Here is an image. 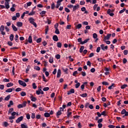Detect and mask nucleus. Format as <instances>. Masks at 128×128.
Returning a JSON list of instances; mask_svg holds the SVG:
<instances>
[{
    "instance_id": "1",
    "label": "nucleus",
    "mask_w": 128,
    "mask_h": 128,
    "mask_svg": "<svg viewBox=\"0 0 128 128\" xmlns=\"http://www.w3.org/2000/svg\"><path fill=\"white\" fill-rule=\"evenodd\" d=\"M28 20L32 24H33V26H34V28H38V25L36 24V23L34 22V20H34V18L30 17L29 18Z\"/></svg>"
},
{
    "instance_id": "2",
    "label": "nucleus",
    "mask_w": 128,
    "mask_h": 128,
    "mask_svg": "<svg viewBox=\"0 0 128 128\" xmlns=\"http://www.w3.org/2000/svg\"><path fill=\"white\" fill-rule=\"evenodd\" d=\"M4 25H2L0 27L1 34L2 36H6V32H4Z\"/></svg>"
},
{
    "instance_id": "3",
    "label": "nucleus",
    "mask_w": 128,
    "mask_h": 128,
    "mask_svg": "<svg viewBox=\"0 0 128 128\" xmlns=\"http://www.w3.org/2000/svg\"><path fill=\"white\" fill-rule=\"evenodd\" d=\"M112 36V34H108L106 36H104V38H103V40H108L110 38V37Z\"/></svg>"
},
{
    "instance_id": "4",
    "label": "nucleus",
    "mask_w": 128,
    "mask_h": 128,
    "mask_svg": "<svg viewBox=\"0 0 128 128\" xmlns=\"http://www.w3.org/2000/svg\"><path fill=\"white\" fill-rule=\"evenodd\" d=\"M18 82L20 86H26V82H24V81L22 80H18Z\"/></svg>"
},
{
    "instance_id": "5",
    "label": "nucleus",
    "mask_w": 128,
    "mask_h": 128,
    "mask_svg": "<svg viewBox=\"0 0 128 128\" xmlns=\"http://www.w3.org/2000/svg\"><path fill=\"white\" fill-rule=\"evenodd\" d=\"M100 48L102 50H104V51L108 50V46H104V44H102L100 45Z\"/></svg>"
},
{
    "instance_id": "6",
    "label": "nucleus",
    "mask_w": 128,
    "mask_h": 128,
    "mask_svg": "<svg viewBox=\"0 0 128 128\" xmlns=\"http://www.w3.org/2000/svg\"><path fill=\"white\" fill-rule=\"evenodd\" d=\"M22 120H24V116H21L18 118V119L16 120V124H20V122H22Z\"/></svg>"
},
{
    "instance_id": "7",
    "label": "nucleus",
    "mask_w": 128,
    "mask_h": 128,
    "mask_svg": "<svg viewBox=\"0 0 128 128\" xmlns=\"http://www.w3.org/2000/svg\"><path fill=\"white\" fill-rule=\"evenodd\" d=\"M80 8V5L78 4H76V6H73L72 12H76V10Z\"/></svg>"
},
{
    "instance_id": "8",
    "label": "nucleus",
    "mask_w": 128,
    "mask_h": 128,
    "mask_svg": "<svg viewBox=\"0 0 128 128\" xmlns=\"http://www.w3.org/2000/svg\"><path fill=\"white\" fill-rule=\"evenodd\" d=\"M110 12H112V10L110 9H108V10L107 11L108 14H109V16H114V14L111 13Z\"/></svg>"
},
{
    "instance_id": "9",
    "label": "nucleus",
    "mask_w": 128,
    "mask_h": 128,
    "mask_svg": "<svg viewBox=\"0 0 128 128\" xmlns=\"http://www.w3.org/2000/svg\"><path fill=\"white\" fill-rule=\"evenodd\" d=\"M52 40L54 42H58V37L56 35H54L52 37Z\"/></svg>"
},
{
    "instance_id": "10",
    "label": "nucleus",
    "mask_w": 128,
    "mask_h": 128,
    "mask_svg": "<svg viewBox=\"0 0 128 128\" xmlns=\"http://www.w3.org/2000/svg\"><path fill=\"white\" fill-rule=\"evenodd\" d=\"M4 6H5L7 10H8V8H10V2H5Z\"/></svg>"
},
{
    "instance_id": "11",
    "label": "nucleus",
    "mask_w": 128,
    "mask_h": 128,
    "mask_svg": "<svg viewBox=\"0 0 128 128\" xmlns=\"http://www.w3.org/2000/svg\"><path fill=\"white\" fill-rule=\"evenodd\" d=\"M28 42L29 44H32V36H30L28 38Z\"/></svg>"
},
{
    "instance_id": "12",
    "label": "nucleus",
    "mask_w": 128,
    "mask_h": 128,
    "mask_svg": "<svg viewBox=\"0 0 128 128\" xmlns=\"http://www.w3.org/2000/svg\"><path fill=\"white\" fill-rule=\"evenodd\" d=\"M62 112L58 110L56 114V118H60V116L62 115Z\"/></svg>"
},
{
    "instance_id": "13",
    "label": "nucleus",
    "mask_w": 128,
    "mask_h": 128,
    "mask_svg": "<svg viewBox=\"0 0 128 128\" xmlns=\"http://www.w3.org/2000/svg\"><path fill=\"white\" fill-rule=\"evenodd\" d=\"M60 74H62V72L59 69L57 73V78H60Z\"/></svg>"
},
{
    "instance_id": "14",
    "label": "nucleus",
    "mask_w": 128,
    "mask_h": 128,
    "mask_svg": "<svg viewBox=\"0 0 128 128\" xmlns=\"http://www.w3.org/2000/svg\"><path fill=\"white\" fill-rule=\"evenodd\" d=\"M12 28L14 32H18V28L14 24H12Z\"/></svg>"
},
{
    "instance_id": "15",
    "label": "nucleus",
    "mask_w": 128,
    "mask_h": 128,
    "mask_svg": "<svg viewBox=\"0 0 128 128\" xmlns=\"http://www.w3.org/2000/svg\"><path fill=\"white\" fill-rule=\"evenodd\" d=\"M12 106H14V102L12 100H10L9 102V104L8 105V108H10Z\"/></svg>"
},
{
    "instance_id": "16",
    "label": "nucleus",
    "mask_w": 128,
    "mask_h": 128,
    "mask_svg": "<svg viewBox=\"0 0 128 128\" xmlns=\"http://www.w3.org/2000/svg\"><path fill=\"white\" fill-rule=\"evenodd\" d=\"M17 26H18V28H22V22H17Z\"/></svg>"
},
{
    "instance_id": "17",
    "label": "nucleus",
    "mask_w": 128,
    "mask_h": 128,
    "mask_svg": "<svg viewBox=\"0 0 128 128\" xmlns=\"http://www.w3.org/2000/svg\"><path fill=\"white\" fill-rule=\"evenodd\" d=\"M14 86V83L10 82H9L8 84H6V86L7 88H10V86Z\"/></svg>"
},
{
    "instance_id": "18",
    "label": "nucleus",
    "mask_w": 128,
    "mask_h": 128,
    "mask_svg": "<svg viewBox=\"0 0 128 128\" xmlns=\"http://www.w3.org/2000/svg\"><path fill=\"white\" fill-rule=\"evenodd\" d=\"M14 40L16 42H18V34H16Z\"/></svg>"
},
{
    "instance_id": "19",
    "label": "nucleus",
    "mask_w": 128,
    "mask_h": 128,
    "mask_svg": "<svg viewBox=\"0 0 128 128\" xmlns=\"http://www.w3.org/2000/svg\"><path fill=\"white\" fill-rule=\"evenodd\" d=\"M44 116L45 118H50V114L48 112H45L44 114Z\"/></svg>"
},
{
    "instance_id": "20",
    "label": "nucleus",
    "mask_w": 128,
    "mask_h": 128,
    "mask_svg": "<svg viewBox=\"0 0 128 128\" xmlns=\"http://www.w3.org/2000/svg\"><path fill=\"white\" fill-rule=\"evenodd\" d=\"M88 40H90V38H87L85 40H84L83 41V42H81V44H86V42H88Z\"/></svg>"
},
{
    "instance_id": "21",
    "label": "nucleus",
    "mask_w": 128,
    "mask_h": 128,
    "mask_svg": "<svg viewBox=\"0 0 128 128\" xmlns=\"http://www.w3.org/2000/svg\"><path fill=\"white\" fill-rule=\"evenodd\" d=\"M80 96H82V98H86V96H88V94L84 93L83 94H80Z\"/></svg>"
},
{
    "instance_id": "22",
    "label": "nucleus",
    "mask_w": 128,
    "mask_h": 128,
    "mask_svg": "<svg viewBox=\"0 0 128 128\" xmlns=\"http://www.w3.org/2000/svg\"><path fill=\"white\" fill-rule=\"evenodd\" d=\"M114 88V84H112L111 86H109L108 90H112Z\"/></svg>"
},
{
    "instance_id": "23",
    "label": "nucleus",
    "mask_w": 128,
    "mask_h": 128,
    "mask_svg": "<svg viewBox=\"0 0 128 128\" xmlns=\"http://www.w3.org/2000/svg\"><path fill=\"white\" fill-rule=\"evenodd\" d=\"M56 44H57L58 48H62V42H58Z\"/></svg>"
},
{
    "instance_id": "24",
    "label": "nucleus",
    "mask_w": 128,
    "mask_h": 128,
    "mask_svg": "<svg viewBox=\"0 0 128 128\" xmlns=\"http://www.w3.org/2000/svg\"><path fill=\"white\" fill-rule=\"evenodd\" d=\"M14 34H11L10 36V42H12V40H14Z\"/></svg>"
},
{
    "instance_id": "25",
    "label": "nucleus",
    "mask_w": 128,
    "mask_h": 128,
    "mask_svg": "<svg viewBox=\"0 0 128 128\" xmlns=\"http://www.w3.org/2000/svg\"><path fill=\"white\" fill-rule=\"evenodd\" d=\"M127 86L128 84H124L120 86V88H122V90H124V88H127Z\"/></svg>"
},
{
    "instance_id": "26",
    "label": "nucleus",
    "mask_w": 128,
    "mask_h": 128,
    "mask_svg": "<svg viewBox=\"0 0 128 128\" xmlns=\"http://www.w3.org/2000/svg\"><path fill=\"white\" fill-rule=\"evenodd\" d=\"M49 62H50V64H52L54 62V58L52 57L50 58Z\"/></svg>"
},
{
    "instance_id": "27",
    "label": "nucleus",
    "mask_w": 128,
    "mask_h": 128,
    "mask_svg": "<svg viewBox=\"0 0 128 128\" xmlns=\"http://www.w3.org/2000/svg\"><path fill=\"white\" fill-rule=\"evenodd\" d=\"M30 98H31L32 102H36V100H37L36 98L32 96L30 97Z\"/></svg>"
},
{
    "instance_id": "28",
    "label": "nucleus",
    "mask_w": 128,
    "mask_h": 128,
    "mask_svg": "<svg viewBox=\"0 0 128 128\" xmlns=\"http://www.w3.org/2000/svg\"><path fill=\"white\" fill-rule=\"evenodd\" d=\"M12 88H8L7 90H6V92H12Z\"/></svg>"
},
{
    "instance_id": "29",
    "label": "nucleus",
    "mask_w": 128,
    "mask_h": 128,
    "mask_svg": "<svg viewBox=\"0 0 128 128\" xmlns=\"http://www.w3.org/2000/svg\"><path fill=\"white\" fill-rule=\"evenodd\" d=\"M42 78L43 79L44 82H46L48 80H46V77L44 76V74H42Z\"/></svg>"
},
{
    "instance_id": "30",
    "label": "nucleus",
    "mask_w": 128,
    "mask_h": 128,
    "mask_svg": "<svg viewBox=\"0 0 128 128\" xmlns=\"http://www.w3.org/2000/svg\"><path fill=\"white\" fill-rule=\"evenodd\" d=\"M34 70H40V68L38 66H34Z\"/></svg>"
},
{
    "instance_id": "31",
    "label": "nucleus",
    "mask_w": 128,
    "mask_h": 128,
    "mask_svg": "<svg viewBox=\"0 0 128 128\" xmlns=\"http://www.w3.org/2000/svg\"><path fill=\"white\" fill-rule=\"evenodd\" d=\"M20 96H26V93L24 92H22L20 93Z\"/></svg>"
},
{
    "instance_id": "32",
    "label": "nucleus",
    "mask_w": 128,
    "mask_h": 128,
    "mask_svg": "<svg viewBox=\"0 0 128 128\" xmlns=\"http://www.w3.org/2000/svg\"><path fill=\"white\" fill-rule=\"evenodd\" d=\"M35 14H36V12L32 10V12L28 14V16H34Z\"/></svg>"
},
{
    "instance_id": "33",
    "label": "nucleus",
    "mask_w": 128,
    "mask_h": 128,
    "mask_svg": "<svg viewBox=\"0 0 128 128\" xmlns=\"http://www.w3.org/2000/svg\"><path fill=\"white\" fill-rule=\"evenodd\" d=\"M10 95H8L5 98L4 100H10Z\"/></svg>"
},
{
    "instance_id": "34",
    "label": "nucleus",
    "mask_w": 128,
    "mask_h": 128,
    "mask_svg": "<svg viewBox=\"0 0 128 128\" xmlns=\"http://www.w3.org/2000/svg\"><path fill=\"white\" fill-rule=\"evenodd\" d=\"M80 83L78 82L75 84V88H80Z\"/></svg>"
},
{
    "instance_id": "35",
    "label": "nucleus",
    "mask_w": 128,
    "mask_h": 128,
    "mask_svg": "<svg viewBox=\"0 0 128 128\" xmlns=\"http://www.w3.org/2000/svg\"><path fill=\"white\" fill-rule=\"evenodd\" d=\"M126 8H124L123 10H120L119 12V14H122L123 12H126Z\"/></svg>"
},
{
    "instance_id": "36",
    "label": "nucleus",
    "mask_w": 128,
    "mask_h": 128,
    "mask_svg": "<svg viewBox=\"0 0 128 128\" xmlns=\"http://www.w3.org/2000/svg\"><path fill=\"white\" fill-rule=\"evenodd\" d=\"M62 70H64V72H65L66 74H68V68H62Z\"/></svg>"
},
{
    "instance_id": "37",
    "label": "nucleus",
    "mask_w": 128,
    "mask_h": 128,
    "mask_svg": "<svg viewBox=\"0 0 128 128\" xmlns=\"http://www.w3.org/2000/svg\"><path fill=\"white\" fill-rule=\"evenodd\" d=\"M50 90V88L48 87H45L43 88V90L44 92H48V90Z\"/></svg>"
},
{
    "instance_id": "38",
    "label": "nucleus",
    "mask_w": 128,
    "mask_h": 128,
    "mask_svg": "<svg viewBox=\"0 0 128 128\" xmlns=\"http://www.w3.org/2000/svg\"><path fill=\"white\" fill-rule=\"evenodd\" d=\"M55 7H56V5L54 4V3L52 2V4L51 5L52 10H54Z\"/></svg>"
},
{
    "instance_id": "39",
    "label": "nucleus",
    "mask_w": 128,
    "mask_h": 128,
    "mask_svg": "<svg viewBox=\"0 0 128 128\" xmlns=\"http://www.w3.org/2000/svg\"><path fill=\"white\" fill-rule=\"evenodd\" d=\"M32 118L34 120V118H36V114L35 113H32V116H31Z\"/></svg>"
},
{
    "instance_id": "40",
    "label": "nucleus",
    "mask_w": 128,
    "mask_h": 128,
    "mask_svg": "<svg viewBox=\"0 0 128 128\" xmlns=\"http://www.w3.org/2000/svg\"><path fill=\"white\" fill-rule=\"evenodd\" d=\"M14 112V108H11L10 109L9 111L8 112V114H11Z\"/></svg>"
},
{
    "instance_id": "41",
    "label": "nucleus",
    "mask_w": 128,
    "mask_h": 128,
    "mask_svg": "<svg viewBox=\"0 0 128 128\" xmlns=\"http://www.w3.org/2000/svg\"><path fill=\"white\" fill-rule=\"evenodd\" d=\"M92 36H93V38H98V34H96V33L93 34Z\"/></svg>"
},
{
    "instance_id": "42",
    "label": "nucleus",
    "mask_w": 128,
    "mask_h": 128,
    "mask_svg": "<svg viewBox=\"0 0 128 128\" xmlns=\"http://www.w3.org/2000/svg\"><path fill=\"white\" fill-rule=\"evenodd\" d=\"M55 34H60V30H58V28L56 29Z\"/></svg>"
},
{
    "instance_id": "43",
    "label": "nucleus",
    "mask_w": 128,
    "mask_h": 128,
    "mask_svg": "<svg viewBox=\"0 0 128 128\" xmlns=\"http://www.w3.org/2000/svg\"><path fill=\"white\" fill-rule=\"evenodd\" d=\"M126 62H128V60H126V58H123V64H126Z\"/></svg>"
},
{
    "instance_id": "44",
    "label": "nucleus",
    "mask_w": 128,
    "mask_h": 128,
    "mask_svg": "<svg viewBox=\"0 0 128 128\" xmlns=\"http://www.w3.org/2000/svg\"><path fill=\"white\" fill-rule=\"evenodd\" d=\"M103 42H106V44H110V40H103Z\"/></svg>"
},
{
    "instance_id": "45",
    "label": "nucleus",
    "mask_w": 128,
    "mask_h": 128,
    "mask_svg": "<svg viewBox=\"0 0 128 128\" xmlns=\"http://www.w3.org/2000/svg\"><path fill=\"white\" fill-rule=\"evenodd\" d=\"M82 28L81 24H78V26H76V28H78V30H80V28Z\"/></svg>"
},
{
    "instance_id": "46",
    "label": "nucleus",
    "mask_w": 128,
    "mask_h": 128,
    "mask_svg": "<svg viewBox=\"0 0 128 128\" xmlns=\"http://www.w3.org/2000/svg\"><path fill=\"white\" fill-rule=\"evenodd\" d=\"M42 42V38H40L36 40V42L38 44H40V42Z\"/></svg>"
},
{
    "instance_id": "47",
    "label": "nucleus",
    "mask_w": 128,
    "mask_h": 128,
    "mask_svg": "<svg viewBox=\"0 0 128 128\" xmlns=\"http://www.w3.org/2000/svg\"><path fill=\"white\" fill-rule=\"evenodd\" d=\"M32 86V88L34 90H36V88H38V86H36V83H33Z\"/></svg>"
},
{
    "instance_id": "48",
    "label": "nucleus",
    "mask_w": 128,
    "mask_h": 128,
    "mask_svg": "<svg viewBox=\"0 0 128 128\" xmlns=\"http://www.w3.org/2000/svg\"><path fill=\"white\" fill-rule=\"evenodd\" d=\"M67 116L68 118H70V116H72V112H67Z\"/></svg>"
},
{
    "instance_id": "49",
    "label": "nucleus",
    "mask_w": 128,
    "mask_h": 128,
    "mask_svg": "<svg viewBox=\"0 0 128 128\" xmlns=\"http://www.w3.org/2000/svg\"><path fill=\"white\" fill-rule=\"evenodd\" d=\"M8 46H12V43L10 41H8Z\"/></svg>"
},
{
    "instance_id": "50",
    "label": "nucleus",
    "mask_w": 128,
    "mask_h": 128,
    "mask_svg": "<svg viewBox=\"0 0 128 128\" xmlns=\"http://www.w3.org/2000/svg\"><path fill=\"white\" fill-rule=\"evenodd\" d=\"M56 58L57 60H60V54H58L56 56Z\"/></svg>"
},
{
    "instance_id": "51",
    "label": "nucleus",
    "mask_w": 128,
    "mask_h": 128,
    "mask_svg": "<svg viewBox=\"0 0 128 128\" xmlns=\"http://www.w3.org/2000/svg\"><path fill=\"white\" fill-rule=\"evenodd\" d=\"M65 12H70V10L68 8H65Z\"/></svg>"
},
{
    "instance_id": "52",
    "label": "nucleus",
    "mask_w": 128,
    "mask_h": 128,
    "mask_svg": "<svg viewBox=\"0 0 128 128\" xmlns=\"http://www.w3.org/2000/svg\"><path fill=\"white\" fill-rule=\"evenodd\" d=\"M26 118L27 120H30V115L29 114H26Z\"/></svg>"
},
{
    "instance_id": "53",
    "label": "nucleus",
    "mask_w": 128,
    "mask_h": 128,
    "mask_svg": "<svg viewBox=\"0 0 128 128\" xmlns=\"http://www.w3.org/2000/svg\"><path fill=\"white\" fill-rule=\"evenodd\" d=\"M21 128H28V126L24 125V124H21Z\"/></svg>"
},
{
    "instance_id": "54",
    "label": "nucleus",
    "mask_w": 128,
    "mask_h": 128,
    "mask_svg": "<svg viewBox=\"0 0 128 128\" xmlns=\"http://www.w3.org/2000/svg\"><path fill=\"white\" fill-rule=\"evenodd\" d=\"M32 2H30L26 3L27 6L26 8H28V6H32Z\"/></svg>"
},
{
    "instance_id": "55",
    "label": "nucleus",
    "mask_w": 128,
    "mask_h": 128,
    "mask_svg": "<svg viewBox=\"0 0 128 128\" xmlns=\"http://www.w3.org/2000/svg\"><path fill=\"white\" fill-rule=\"evenodd\" d=\"M4 84H0V90H4Z\"/></svg>"
},
{
    "instance_id": "56",
    "label": "nucleus",
    "mask_w": 128,
    "mask_h": 128,
    "mask_svg": "<svg viewBox=\"0 0 128 128\" xmlns=\"http://www.w3.org/2000/svg\"><path fill=\"white\" fill-rule=\"evenodd\" d=\"M18 108H24V106L22 104H20L18 106Z\"/></svg>"
},
{
    "instance_id": "57",
    "label": "nucleus",
    "mask_w": 128,
    "mask_h": 128,
    "mask_svg": "<svg viewBox=\"0 0 128 128\" xmlns=\"http://www.w3.org/2000/svg\"><path fill=\"white\" fill-rule=\"evenodd\" d=\"M66 28L67 30H70L72 28V25H67Z\"/></svg>"
},
{
    "instance_id": "58",
    "label": "nucleus",
    "mask_w": 128,
    "mask_h": 128,
    "mask_svg": "<svg viewBox=\"0 0 128 128\" xmlns=\"http://www.w3.org/2000/svg\"><path fill=\"white\" fill-rule=\"evenodd\" d=\"M94 56V52H92L90 54L88 57L89 58H92V56Z\"/></svg>"
},
{
    "instance_id": "59",
    "label": "nucleus",
    "mask_w": 128,
    "mask_h": 128,
    "mask_svg": "<svg viewBox=\"0 0 128 128\" xmlns=\"http://www.w3.org/2000/svg\"><path fill=\"white\" fill-rule=\"evenodd\" d=\"M102 84H103L104 86H108V82H103Z\"/></svg>"
},
{
    "instance_id": "60",
    "label": "nucleus",
    "mask_w": 128,
    "mask_h": 128,
    "mask_svg": "<svg viewBox=\"0 0 128 128\" xmlns=\"http://www.w3.org/2000/svg\"><path fill=\"white\" fill-rule=\"evenodd\" d=\"M126 112V110L125 109L122 110L121 112V114H124Z\"/></svg>"
},
{
    "instance_id": "61",
    "label": "nucleus",
    "mask_w": 128,
    "mask_h": 128,
    "mask_svg": "<svg viewBox=\"0 0 128 128\" xmlns=\"http://www.w3.org/2000/svg\"><path fill=\"white\" fill-rule=\"evenodd\" d=\"M20 90H22V88H18L16 89V92H20Z\"/></svg>"
},
{
    "instance_id": "62",
    "label": "nucleus",
    "mask_w": 128,
    "mask_h": 128,
    "mask_svg": "<svg viewBox=\"0 0 128 128\" xmlns=\"http://www.w3.org/2000/svg\"><path fill=\"white\" fill-rule=\"evenodd\" d=\"M78 71H74L73 72L72 76H76V74H78Z\"/></svg>"
},
{
    "instance_id": "63",
    "label": "nucleus",
    "mask_w": 128,
    "mask_h": 128,
    "mask_svg": "<svg viewBox=\"0 0 128 128\" xmlns=\"http://www.w3.org/2000/svg\"><path fill=\"white\" fill-rule=\"evenodd\" d=\"M70 92H71V94H74V89L71 88L70 90Z\"/></svg>"
},
{
    "instance_id": "64",
    "label": "nucleus",
    "mask_w": 128,
    "mask_h": 128,
    "mask_svg": "<svg viewBox=\"0 0 128 128\" xmlns=\"http://www.w3.org/2000/svg\"><path fill=\"white\" fill-rule=\"evenodd\" d=\"M108 128H116V126H114V125H112V124H110L108 126Z\"/></svg>"
}]
</instances>
